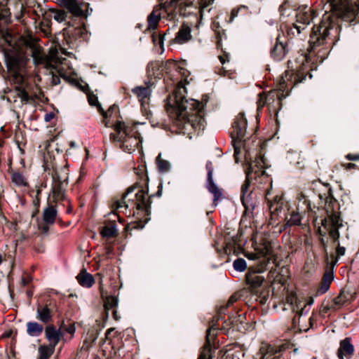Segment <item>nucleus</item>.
<instances>
[{
	"mask_svg": "<svg viewBox=\"0 0 359 359\" xmlns=\"http://www.w3.org/2000/svg\"><path fill=\"white\" fill-rule=\"evenodd\" d=\"M147 73L151 80L164 76L167 88L175 86L165 101L166 112L180 133L190 135L193 131L198 135L201 129L202 107L198 100L186 97L185 85L189 83V71L178 67L175 61L169 60L165 62H150Z\"/></svg>",
	"mask_w": 359,
	"mask_h": 359,
	"instance_id": "1",
	"label": "nucleus"
},
{
	"mask_svg": "<svg viewBox=\"0 0 359 359\" xmlns=\"http://www.w3.org/2000/svg\"><path fill=\"white\" fill-rule=\"evenodd\" d=\"M247 125L244 114L239 113L232 124L233 130L231 133L236 162L238 163L241 156H243L245 162L246 179L241 187V200L244 205L248 202V198L251 194V191H249L250 181L259 175H264L266 165L262 154L258 155L255 149H251L245 139Z\"/></svg>",
	"mask_w": 359,
	"mask_h": 359,
	"instance_id": "2",
	"label": "nucleus"
},
{
	"mask_svg": "<svg viewBox=\"0 0 359 359\" xmlns=\"http://www.w3.org/2000/svg\"><path fill=\"white\" fill-rule=\"evenodd\" d=\"M88 100L90 105L96 106L102 114L105 127L114 128V133H111L110 138L117 142L122 150L130 154L141 145L142 139L135 125L126 124L112 117L113 112L118 109L116 106L114 105L104 111L95 95H88Z\"/></svg>",
	"mask_w": 359,
	"mask_h": 359,
	"instance_id": "3",
	"label": "nucleus"
},
{
	"mask_svg": "<svg viewBox=\"0 0 359 359\" xmlns=\"http://www.w3.org/2000/svg\"><path fill=\"white\" fill-rule=\"evenodd\" d=\"M148 196V188L134 185L128 188L120 198L111 201L112 211L116 214L123 213L128 217H135L145 224L149 219L151 201ZM144 224L141 225L142 228Z\"/></svg>",
	"mask_w": 359,
	"mask_h": 359,
	"instance_id": "4",
	"label": "nucleus"
},
{
	"mask_svg": "<svg viewBox=\"0 0 359 359\" xmlns=\"http://www.w3.org/2000/svg\"><path fill=\"white\" fill-rule=\"evenodd\" d=\"M28 60L22 54H14L7 58V66L12 75V80L15 85V90L22 102L28 103L32 100L28 93L27 63Z\"/></svg>",
	"mask_w": 359,
	"mask_h": 359,
	"instance_id": "5",
	"label": "nucleus"
},
{
	"mask_svg": "<svg viewBox=\"0 0 359 359\" xmlns=\"http://www.w3.org/2000/svg\"><path fill=\"white\" fill-rule=\"evenodd\" d=\"M237 300L238 297L236 294L231 295L225 304L221 305L218 308L217 314L212 318V321L209 323L206 330L205 343L203 344V359L216 358L218 347L217 335L219 329L217 325V322L222 319L221 315L226 313L227 309L233 305Z\"/></svg>",
	"mask_w": 359,
	"mask_h": 359,
	"instance_id": "6",
	"label": "nucleus"
},
{
	"mask_svg": "<svg viewBox=\"0 0 359 359\" xmlns=\"http://www.w3.org/2000/svg\"><path fill=\"white\" fill-rule=\"evenodd\" d=\"M192 1H183V0H170L167 4L165 3L159 8H154L152 13L148 16V29H155L157 27L159 20L161 18H167L169 20H172L175 18L177 13L175 11L177 6H191ZM202 20V4L198 0V22Z\"/></svg>",
	"mask_w": 359,
	"mask_h": 359,
	"instance_id": "7",
	"label": "nucleus"
},
{
	"mask_svg": "<svg viewBox=\"0 0 359 359\" xmlns=\"http://www.w3.org/2000/svg\"><path fill=\"white\" fill-rule=\"evenodd\" d=\"M327 9L343 20L358 23L359 21V7L350 0H327Z\"/></svg>",
	"mask_w": 359,
	"mask_h": 359,
	"instance_id": "8",
	"label": "nucleus"
},
{
	"mask_svg": "<svg viewBox=\"0 0 359 359\" xmlns=\"http://www.w3.org/2000/svg\"><path fill=\"white\" fill-rule=\"evenodd\" d=\"M52 187L48 201L59 203L68 198L66 191L68 184L67 169L62 168L60 170H53L52 172Z\"/></svg>",
	"mask_w": 359,
	"mask_h": 359,
	"instance_id": "9",
	"label": "nucleus"
},
{
	"mask_svg": "<svg viewBox=\"0 0 359 359\" xmlns=\"http://www.w3.org/2000/svg\"><path fill=\"white\" fill-rule=\"evenodd\" d=\"M330 15H324L323 19L319 25H314L311 34L310 43L313 46L323 44L328 35L330 27Z\"/></svg>",
	"mask_w": 359,
	"mask_h": 359,
	"instance_id": "10",
	"label": "nucleus"
},
{
	"mask_svg": "<svg viewBox=\"0 0 359 359\" xmlns=\"http://www.w3.org/2000/svg\"><path fill=\"white\" fill-rule=\"evenodd\" d=\"M205 169L207 170L205 187L208 191L213 196V205L217 206L218 201L222 198V189L219 188V187L213 180L212 173L214 168L212 163L210 161H208L206 163Z\"/></svg>",
	"mask_w": 359,
	"mask_h": 359,
	"instance_id": "11",
	"label": "nucleus"
},
{
	"mask_svg": "<svg viewBox=\"0 0 359 359\" xmlns=\"http://www.w3.org/2000/svg\"><path fill=\"white\" fill-rule=\"evenodd\" d=\"M57 204L48 201L47 205L42 212L43 224L41 228L43 231L47 232L48 226L53 225L55 222L57 217Z\"/></svg>",
	"mask_w": 359,
	"mask_h": 359,
	"instance_id": "12",
	"label": "nucleus"
},
{
	"mask_svg": "<svg viewBox=\"0 0 359 359\" xmlns=\"http://www.w3.org/2000/svg\"><path fill=\"white\" fill-rule=\"evenodd\" d=\"M154 84L152 81L146 83V86H137L132 90L133 93L137 97L142 108L146 109L150 100L151 86Z\"/></svg>",
	"mask_w": 359,
	"mask_h": 359,
	"instance_id": "13",
	"label": "nucleus"
},
{
	"mask_svg": "<svg viewBox=\"0 0 359 359\" xmlns=\"http://www.w3.org/2000/svg\"><path fill=\"white\" fill-rule=\"evenodd\" d=\"M269 262V259H268L266 262L264 261L262 262L260 267L257 271L251 268L249 269L246 274V282L248 285H250L253 288H256L262 284L264 278L259 275V273H262L265 270V267Z\"/></svg>",
	"mask_w": 359,
	"mask_h": 359,
	"instance_id": "14",
	"label": "nucleus"
},
{
	"mask_svg": "<svg viewBox=\"0 0 359 359\" xmlns=\"http://www.w3.org/2000/svg\"><path fill=\"white\" fill-rule=\"evenodd\" d=\"M271 255V246L269 243H264L259 244L255 248V252H247L245 254V256L250 260H258L261 258H264L263 261L260 262H263L264 261H267L268 259H270L269 256Z\"/></svg>",
	"mask_w": 359,
	"mask_h": 359,
	"instance_id": "15",
	"label": "nucleus"
},
{
	"mask_svg": "<svg viewBox=\"0 0 359 359\" xmlns=\"http://www.w3.org/2000/svg\"><path fill=\"white\" fill-rule=\"evenodd\" d=\"M59 4L67 8L74 16L82 17L88 15V10L85 11L83 6H87L86 4H79L76 0H57Z\"/></svg>",
	"mask_w": 359,
	"mask_h": 359,
	"instance_id": "16",
	"label": "nucleus"
},
{
	"mask_svg": "<svg viewBox=\"0 0 359 359\" xmlns=\"http://www.w3.org/2000/svg\"><path fill=\"white\" fill-rule=\"evenodd\" d=\"M280 34L276 38V43L271 51V57L277 61L284 58L289 51V44Z\"/></svg>",
	"mask_w": 359,
	"mask_h": 359,
	"instance_id": "17",
	"label": "nucleus"
},
{
	"mask_svg": "<svg viewBox=\"0 0 359 359\" xmlns=\"http://www.w3.org/2000/svg\"><path fill=\"white\" fill-rule=\"evenodd\" d=\"M297 25H302V27H306V25H309L311 20L314 18V13L308 6L299 8L296 15Z\"/></svg>",
	"mask_w": 359,
	"mask_h": 359,
	"instance_id": "18",
	"label": "nucleus"
},
{
	"mask_svg": "<svg viewBox=\"0 0 359 359\" xmlns=\"http://www.w3.org/2000/svg\"><path fill=\"white\" fill-rule=\"evenodd\" d=\"M118 304V297L116 296H107L104 299V308L107 318L109 317V312L111 311L113 318L118 320L121 317L118 316L116 309Z\"/></svg>",
	"mask_w": 359,
	"mask_h": 359,
	"instance_id": "19",
	"label": "nucleus"
},
{
	"mask_svg": "<svg viewBox=\"0 0 359 359\" xmlns=\"http://www.w3.org/2000/svg\"><path fill=\"white\" fill-rule=\"evenodd\" d=\"M45 333L46 337L49 341L48 345L55 348L62 337V333L60 330L56 329L53 325H48L45 329Z\"/></svg>",
	"mask_w": 359,
	"mask_h": 359,
	"instance_id": "20",
	"label": "nucleus"
},
{
	"mask_svg": "<svg viewBox=\"0 0 359 359\" xmlns=\"http://www.w3.org/2000/svg\"><path fill=\"white\" fill-rule=\"evenodd\" d=\"M354 351L353 346L351 343L349 338H346L340 342V346L337 351L339 359L350 358Z\"/></svg>",
	"mask_w": 359,
	"mask_h": 359,
	"instance_id": "21",
	"label": "nucleus"
},
{
	"mask_svg": "<svg viewBox=\"0 0 359 359\" xmlns=\"http://www.w3.org/2000/svg\"><path fill=\"white\" fill-rule=\"evenodd\" d=\"M52 311L47 305L39 306L36 309V318L41 322L46 324L52 320Z\"/></svg>",
	"mask_w": 359,
	"mask_h": 359,
	"instance_id": "22",
	"label": "nucleus"
},
{
	"mask_svg": "<svg viewBox=\"0 0 359 359\" xmlns=\"http://www.w3.org/2000/svg\"><path fill=\"white\" fill-rule=\"evenodd\" d=\"M191 37V29L189 26L182 25L176 34L175 41L177 43L182 44L190 40Z\"/></svg>",
	"mask_w": 359,
	"mask_h": 359,
	"instance_id": "23",
	"label": "nucleus"
},
{
	"mask_svg": "<svg viewBox=\"0 0 359 359\" xmlns=\"http://www.w3.org/2000/svg\"><path fill=\"white\" fill-rule=\"evenodd\" d=\"M76 279L82 287L87 288L91 287L95 283L93 276L84 269L78 274Z\"/></svg>",
	"mask_w": 359,
	"mask_h": 359,
	"instance_id": "24",
	"label": "nucleus"
},
{
	"mask_svg": "<svg viewBox=\"0 0 359 359\" xmlns=\"http://www.w3.org/2000/svg\"><path fill=\"white\" fill-rule=\"evenodd\" d=\"M304 29V27H302V25H297V23L292 25H286L283 27H281L283 34L284 35L285 32L287 34V37H288L287 41L293 36L299 35Z\"/></svg>",
	"mask_w": 359,
	"mask_h": 359,
	"instance_id": "25",
	"label": "nucleus"
},
{
	"mask_svg": "<svg viewBox=\"0 0 359 359\" xmlns=\"http://www.w3.org/2000/svg\"><path fill=\"white\" fill-rule=\"evenodd\" d=\"M102 236L106 238H114L118 234L116 224L114 222L106 224L102 229L100 232Z\"/></svg>",
	"mask_w": 359,
	"mask_h": 359,
	"instance_id": "26",
	"label": "nucleus"
},
{
	"mask_svg": "<svg viewBox=\"0 0 359 359\" xmlns=\"http://www.w3.org/2000/svg\"><path fill=\"white\" fill-rule=\"evenodd\" d=\"M43 331V327L36 322H28L27 323V332L31 337H39Z\"/></svg>",
	"mask_w": 359,
	"mask_h": 359,
	"instance_id": "27",
	"label": "nucleus"
},
{
	"mask_svg": "<svg viewBox=\"0 0 359 359\" xmlns=\"http://www.w3.org/2000/svg\"><path fill=\"white\" fill-rule=\"evenodd\" d=\"M32 57L35 64H44L46 62V55L41 47L33 46L31 49Z\"/></svg>",
	"mask_w": 359,
	"mask_h": 359,
	"instance_id": "28",
	"label": "nucleus"
},
{
	"mask_svg": "<svg viewBox=\"0 0 359 359\" xmlns=\"http://www.w3.org/2000/svg\"><path fill=\"white\" fill-rule=\"evenodd\" d=\"M11 181L17 187H28L27 179L21 172H14L11 175Z\"/></svg>",
	"mask_w": 359,
	"mask_h": 359,
	"instance_id": "29",
	"label": "nucleus"
},
{
	"mask_svg": "<svg viewBox=\"0 0 359 359\" xmlns=\"http://www.w3.org/2000/svg\"><path fill=\"white\" fill-rule=\"evenodd\" d=\"M333 278L332 273H326L323 278L320 286L318 289L317 293L318 294H323L325 293L330 288V285Z\"/></svg>",
	"mask_w": 359,
	"mask_h": 359,
	"instance_id": "30",
	"label": "nucleus"
},
{
	"mask_svg": "<svg viewBox=\"0 0 359 359\" xmlns=\"http://www.w3.org/2000/svg\"><path fill=\"white\" fill-rule=\"evenodd\" d=\"M55 351V347L50 345H42L39 348L38 359H49Z\"/></svg>",
	"mask_w": 359,
	"mask_h": 359,
	"instance_id": "31",
	"label": "nucleus"
},
{
	"mask_svg": "<svg viewBox=\"0 0 359 359\" xmlns=\"http://www.w3.org/2000/svg\"><path fill=\"white\" fill-rule=\"evenodd\" d=\"M301 216L299 212H292L290 217L286 219V225L291 226L294 225H299L301 224Z\"/></svg>",
	"mask_w": 359,
	"mask_h": 359,
	"instance_id": "32",
	"label": "nucleus"
},
{
	"mask_svg": "<svg viewBox=\"0 0 359 359\" xmlns=\"http://www.w3.org/2000/svg\"><path fill=\"white\" fill-rule=\"evenodd\" d=\"M156 163L158 165V168L161 172H166L170 170V163L165 160H163L161 158V154L158 156L156 158Z\"/></svg>",
	"mask_w": 359,
	"mask_h": 359,
	"instance_id": "33",
	"label": "nucleus"
},
{
	"mask_svg": "<svg viewBox=\"0 0 359 359\" xmlns=\"http://www.w3.org/2000/svg\"><path fill=\"white\" fill-rule=\"evenodd\" d=\"M233 268L236 271L243 272L246 269L247 264L244 259L238 258L233 263Z\"/></svg>",
	"mask_w": 359,
	"mask_h": 359,
	"instance_id": "34",
	"label": "nucleus"
},
{
	"mask_svg": "<svg viewBox=\"0 0 359 359\" xmlns=\"http://www.w3.org/2000/svg\"><path fill=\"white\" fill-rule=\"evenodd\" d=\"M347 297L342 293H340L337 297L333 299V309H337V308L341 307L344 304V303L347 301Z\"/></svg>",
	"mask_w": 359,
	"mask_h": 359,
	"instance_id": "35",
	"label": "nucleus"
},
{
	"mask_svg": "<svg viewBox=\"0 0 359 359\" xmlns=\"http://www.w3.org/2000/svg\"><path fill=\"white\" fill-rule=\"evenodd\" d=\"M339 227H330L329 233L334 242L338 241L339 238Z\"/></svg>",
	"mask_w": 359,
	"mask_h": 359,
	"instance_id": "36",
	"label": "nucleus"
},
{
	"mask_svg": "<svg viewBox=\"0 0 359 359\" xmlns=\"http://www.w3.org/2000/svg\"><path fill=\"white\" fill-rule=\"evenodd\" d=\"M330 221L331 222L330 227H339L340 226V218L336 214H332L330 216Z\"/></svg>",
	"mask_w": 359,
	"mask_h": 359,
	"instance_id": "37",
	"label": "nucleus"
},
{
	"mask_svg": "<svg viewBox=\"0 0 359 359\" xmlns=\"http://www.w3.org/2000/svg\"><path fill=\"white\" fill-rule=\"evenodd\" d=\"M260 98L258 102V108L262 107L264 104H267L268 101L271 99V95H269L267 97H264L262 94L259 95Z\"/></svg>",
	"mask_w": 359,
	"mask_h": 359,
	"instance_id": "38",
	"label": "nucleus"
},
{
	"mask_svg": "<svg viewBox=\"0 0 359 359\" xmlns=\"http://www.w3.org/2000/svg\"><path fill=\"white\" fill-rule=\"evenodd\" d=\"M62 202L63 203H62L63 206L67 205V210H66L67 214H71L73 211L71 201L69 198H67V200H64Z\"/></svg>",
	"mask_w": 359,
	"mask_h": 359,
	"instance_id": "39",
	"label": "nucleus"
},
{
	"mask_svg": "<svg viewBox=\"0 0 359 359\" xmlns=\"http://www.w3.org/2000/svg\"><path fill=\"white\" fill-rule=\"evenodd\" d=\"M203 109L205 108V105L207 104L208 102H212L214 101V96L212 94H206L203 95Z\"/></svg>",
	"mask_w": 359,
	"mask_h": 359,
	"instance_id": "40",
	"label": "nucleus"
},
{
	"mask_svg": "<svg viewBox=\"0 0 359 359\" xmlns=\"http://www.w3.org/2000/svg\"><path fill=\"white\" fill-rule=\"evenodd\" d=\"M269 297V291L267 290L264 294H263L259 297V302L262 304H266Z\"/></svg>",
	"mask_w": 359,
	"mask_h": 359,
	"instance_id": "41",
	"label": "nucleus"
},
{
	"mask_svg": "<svg viewBox=\"0 0 359 359\" xmlns=\"http://www.w3.org/2000/svg\"><path fill=\"white\" fill-rule=\"evenodd\" d=\"M64 330L71 334V337H73L75 332V326L73 324H70L64 328Z\"/></svg>",
	"mask_w": 359,
	"mask_h": 359,
	"instance_id": "42",
	"label": "nucleus"
},
{
	"mask_svg": "<svg viewBox=\"0 0 359 359\" xmlns=\"http://www.w3.org/2000/svg\"><path fill=\"white\" fill-rule=\"evenodd\" d=\"M153 41L154 43H158L160 46H162L163 43L164 36L159 34L157 38L154 35H153Z\"/></svg>",
	"mask_w": 359,
	"mask_h": 359,
	"instance_id": "43",
	"label": "nucleus"
},
{
	"mask_svg": "<svg viewBox=\"0 0 359 359\" xmlns=\"http://www.w3.org/2000/svg\"><path fill=\"white\" fill-rule=\"evenodd\" d=\"M330 309H333L332 305H323L320 309V313L324 316L325 315Z\"/></svg>",
	"mask_w": 359,
	"mask_h": 359,
	"instance_id": "44",
	"label": "nucleus"
},
{
	"mask_svg": "<svg viewBox=\"0 0 359 359\" xmlns=\"http://www.w3.org/2000/svg\"><path fill=\"white\" fill-rule=\"evenodd\" d=\"M220 62L224 65L226 62H229V55L226 53H224L222 55L219 56Z\"/></svg>",
	"mask_w": 359,
	"mask_h": 359,
	"instance_id": "45",
	"label": "nucleus"
},
{
	"mask_svg": "<svg viewBox=\"0 0 359 359\" xmlns=\"http://www.w3.org/2000/svg\"><path fill=\"white\" fill-rule=\"evenodd\" d=\"M31 280H32V278L29 276L27 275L25 276H23L22 278V280H21L22 285L23 286H26L31 282Z\"/></svg>",
	"mask_w": 359,
	"mask_h": 359,
	"instance_id": "46",
	"label": "nucleus"
},
{
	"mask_svg": "<svg viewBox=\"0 0 359 359\" xmlns=\"http://www.w3.org/2000/svg\"><path fill=\"white\" fill-rule=\"evenodd\" d=\"M239 10L240 8H234L232 10L231 13V17H230V20H229V22H232L233 19L238 16V13L239 12Z\"/></svg>",
	"mask_w": 359,
	"mask_h": 359,
	"instance_id": "47",
	"label": "nucleus"
},
{
	"mask_svg": "<svg viewBox=\"0 0 359 359\" xmlns=\"http://www.w3.org/2000/svg\"><path fill=\"white\" fill-rule=\"evenodd\" d=\"M346 249L344 247L338 246L337 248V254L338 256H343L345 254Z\"/></svg>",
	"mask_w": 359,
	"mask_h": 359,
	"instance_id": "48",
	"label": "nucleus"
},
{
	"mask_svg": "<svg viewBox=\"0 0 359 359\" xmlns=\"http://www.w3.org/2000/svg\"><path fill=\"white\" fill-rule=\"evenodd\" d=\"M346 158L350 161H357L359 160V155L348 154Z\"/></svg>",
	"mask_w": 359,
	"mask_h": 359,
	"instance_id": "49",
	"label": "nucleus"
},
{
	"mask_svg": "<svg viewBox=\"0 0 359 359\" xmlns=\"http://www.w3.org/2000/svg\"><path fill=\"white\" fill-rule=\"evenodd\" d=\"M54 116V114L53 113L46 114L45 116V121H50Z\"/></svg>",
	"mask_w": 359,
	"mask_h": 359,
	"instance_id": "50",
	"label": "nucleus"
},
{
	"mask_svg": "<svg viewBox=\"0 0 359 359\" xmlns=\"http://www.w3.org/2000/svg\"><path fill=\"white\" fill-rule=\"evenodd\" d=\"M214 0H203V9L210 5Z\"/></svg>",
	"mask_w": 359,
	"mask_h": 359,
	"instance_id": "51",
	"label": "nucleus"
},
{
	"mask_svg": "<svg viewBox=\"0 0 359 359\" xmlns=\"http://www.w3.org/2000/svg\"><path fill=\"white\" fill-rule=\"evenodd\" d=\"M304 78H305V76H304V77H303L302 79H299V76H298L297 74H296V75L294 76V82H295V83H300V82H302V80H303V79H304Z\"/></svg>",
	"mask_w": 359,
	"mask_h": 359,
	"instance_id": "52",
	"label": "nucleus"
},
{
	"mask_svg": "<svg viewBox=\"0 0 359 359\" xmlns=\"http://www.w3.org/2000/svg\"><path fill=\"white\" fill-rule=\"evenodd\" d=\"M53 83L54 85H57L60 83V79L58 77L53 78Z\"/></svg>",
	"mask_w": 359,
	"mask_h": 359,
	"instance_id": "53",
	"label": "nucleus"
},
{
	"mask_svg": "<svg viewBox=\"0 0 359 359\" xmlns=\"http://www.w3.org/2000/svg\"><path fill=\"white\" fill-rule=\"evenodd\" d=\"M309 321H310V324H311V326L313 327V321H314V318L312 316L309 318Z\"/></svg>",
	"mask_w": 359,
	"mask_h": 359,
	"instance_id": "54",
	"label": "nucleus"
},
{
	"mask_svg": "<svg viewBox=\"0 0 359 359\" xmlns=\"http://www.w3.org/2000/svg\"><path fill=\"white\" fill-rule=\"evenodd\" d=\"M41 193V190L40 189V187H38L37 190H36V196L38 197Z\"/></svg>",
	"mask_w": 359,
	"mask_h": 359,
	"instance_id": "55",
	"label": "nucleus"
},
{
	"mask_svg": "<svg viewBox=\"0 0 359 359\" xmlns=\"http://www.w3.org/2000/svg\"><path fill=\"white\" fill-rule=\"evenodd\" d=\"M55 18L56 20H59L60 19H61V20H63V18H64V16H63V15H58V16H57V17L55 16Z\"/></svg>",
	"mask_w": 359,
	"mask_h": 359,
	"instance_id": "56",
	"label": "nucleus"
},
{
	"mask_svg": "<svg viewBox=\"0 0 359 359\" xmlns=\"http://www.w3.org/2000/svg\"><path fill=\"white\" fill-rule=\"evenodd\" d=\"M198 359H202V351H201V349L199 350Z\"/></svg>",
	"mask_w": 359,
	"mask_h": 359,
	"instance_id": "57",
	"label": "nucleus"
},
{
	"mask_svg": "<svg viewBox=\"0 0 359 359\" xmlns=\"http://www.w3.org/2000/svg\"><path fill=\"white\" fill-rule=\"evenodd\" d=\"M157 195H158V196H160L161 195V190H160V189H159V190L158 191V192H157Z\"/></svg>",
	"mask_w": 359,
	"mask_h": 359,
	"instance_id": "58",
	"label": "nucleus"
},
{
	"mask_svg": "<svg viewBox=\"0 0 359 359\" xmlns=\"http://www.w3.org/2000/svg\"><path fill=\"white\" fill-rule=\"evenodd\" d=\"M97 337L96 336H94L93 338H92V341H94L95 339H96Z\"/></svg>",
	"mask_w": 359,
	"mask_h": 359,
	"instance_id": "59",
	"label": "nucleus"
},
{
	"mask_svg": "<svg viewBox=\"0 0 359 359\" xmlns=\"http://www.w3.org/2000/svg\"><path fill=\"white\" fill-rule=\"evenodd\" d=\"M42 187H46V184H43V183L41 185Z\"/></svg>",
	"mask_w": 359,
	"mask_h": 359,
	"instance_id": "60",
	"label": "nucleus"
},
{
	"mask_svg": "<svg viewBox=\"0 0 359 359\" xmlns=\"http://www.w3.org/2000/svg\"><path fill=\"white\" fill-rule=\"evenodd\" d=\"M353 165H353V164H352V163H350V164H349V166H350V167H353Z\"/></svg>",
	"mask_w": 359,
	"mask_h": 359,
	"instance_id": "61",
	"label": "nucleus"
},
{
	"mask_svg": "<svg viewBox=\"0 0 359 359\" xmlns=\"http://www.w3.org/2000/svg\"><path fill=\"white\" fill-rule=\"evenodd\" d=\"M119 222H122V219L119 217Z\"/></svg>",
	"mask_w": 359,
	"mask_h": 359,
	"instance_id": "62",
	"label": "nucleus"
},
{
	"mask_svg": "<svg viewBox=\"0 0 359 359\" xmlns=\"http://www.w3.org/2000/svg\"><path fill=\"white\" fill-rule=\"evenodd\" d=\"M210 223H212V219H210Z\"/></svg>",
	"mask_w": 359,
	"mask_h": 359,
	"instance_id": "63",
	"label": "nucleus"
},
{
	"mask_svg": "<svg viewBox=\"0 0 359 359\" xmlns=\"http://www.w3.org/2000/svg\"><path fill=\"white\" fill-rule=\"evenodd\" d=\"M1 18H2V17H1V14L0 13V19H1Z\"/></svg>",
	"mask_w": 359,
	"mask_h": 359,
	"instance_id": "64",
	"label": "nucleus"
}]
</instances>
